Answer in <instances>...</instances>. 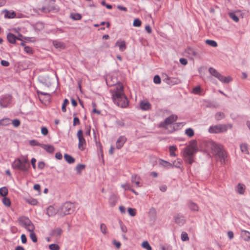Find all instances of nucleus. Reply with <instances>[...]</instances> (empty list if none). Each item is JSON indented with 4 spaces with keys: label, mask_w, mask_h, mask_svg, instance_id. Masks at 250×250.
<instances>
[{
    "label": "nucleus",
    "mask_w": 250,
    "mask_h": 250,
    "mask_svg": "<svg viewBox=\"0 0 250 250\" xmlns=\"http://www.w3.org/2000/svg\"><path fill=\"white\" fill-rule=\"evenodd\" d=\"M203 143L207 150H210V152L217 157L221 163L225 162L227 154L221 145L209 139L204 140Z\"/></svg>",
    "instance_id": "1"
},
{
    "label": "nucleus",
    "mask_w": 250,
    "mask_h": 250,
    "mask_svg": "<svg viewBox=\"0 0 250 250\" xmlns=\"http://www.w3.org/2000/svg\"><path fill=\"white\" fill-rule=\"evenodd\" d=\"M123 90L124 86L121 84H118L115 90L112 93V99L118 106L125 107L128 104V101L124 94Z\"/></svg>",
    "instance_id": "2"
},
{
    "label": "nucleus",
    "mask_w": 250,
    "mask_h": 250,
    "mask_svg": "<svg viewBox=\"0 0 250 250\" xmlns=\"http://www.w3.org/2000/svg\"><path fill=\"white\" fill-rule=\"evenodd\" d=\"M198 150L196 141H190L188 145L183 150V156L185 160L189 164H192L193 162V156Z\"/></svg>",
    "instance_id": "3"
},
{
    "label": "nucleus",
    "mask_w": 250,
    "mask_h": 250,
    "mask_svg": "<svg viewBox=\"0 0 250 250\" xmlns=\"http://www.w3.org/2000/svg\"><path fill=\"white\" fill-rule=\"evenodd\" d=\"M11 167L14 169L20 170L24 172L28 171L30 165L27 156H21L16 158L12 163Z\"/></svg>",
    "instance_id": "4"
},
{
    "label": "nucleus",
    "mask_w": 250,
    "mask_h": 250,
    "mask_svg": "<svg viewBox=\"0 0 250 250\" xmlns=\"http://www.w3.org/2000/svg\"><path fill=\"white\" fill-rule=\"evenodd\" d=\"M19 222L20 225L24 227L28 231L34 230V225L28 217L25 216L20 217L19 218Z\"/></svg>",
    "instance_id": "5"
},
{
    "label": "nucleus",
    "mask_w": 250,
    "mask_h": 250,
    "mask_svg": "<svg viewBox=\"0 0 250 250\" xmlns=\"http://www.w3.org/2000/svg\"><path fill=\"white\" fill-rule=\"evenodd\" d=\"M209 72L211 75L217 78L220 81L223 83H228L231 81L230 77H224L216 69L212 67H210L209 68Z\"/></svg>",
    "instance_id": "6"
},
{
    "label": "nucleus",
    "mask_w": 250,
    "mask_h": 250,
    "mask_svg": "<svg viewBox=\"0 0 250 250\" xmlns=\"http://www.w3.org/2000/svg\"><path fill=\"white\" fill-rule=\"evenodd\" d=\"M77 137L79 139L78 148L81 150H83L86 146V142L83 136V131L79 130L77 132Z\"/></svg>",
    "instance_id": "7"
},
{
    "label": "nucleus",
    "mask_w": 250,
    "mask_h": 250,
    "mask_svg": "<svg viewBox=\"0 0 250 250\" xmlns=\"http://www.w3.org/2000/svg\"><path fill=\"white\" fill-rule=\"evenodd\" d=\"M227 130V126H210L208 131L210 133H220L225 132Z\"/></svg>",
    "instance_id": "8"
},
{
    "label": "nucleus",
    "mask_w": 250,
    "mask_h": 250,
    "mask_svg": "<svg viewBox=\"0 0 250 250\" xmlns=\"http://www.w3.org/2000/svg\"><path fill=\"white\" fill-rule=\"evenodd\" d=\"M166 83L170 85L177 84L181 83V80L178 78L170 77L166 75V78L163 80Z\"/></svg>",
    "instance_id": "9"
},
{
    "label": "nucleus",
    "mask_w": 250,
    "mask_h": 250,
    "mask_svg": "<svg viewBox=\"0 0 250 250\" xmlns=\"http://www.w3.org/2000/svg\"><path fill=\"white\" fill-rule=\"evenodd\" d=\"M20 121L17 119H14L13 121L9 118H5L0 120V125H9L10 124H12V125H20Z\"/></svg>",
    "instance_id": "10"
},
{
    "label": "nucleus",
    "mask_w": 250,
    "mask_h": 250,
    "mask_svg": "<svg viewBox=\"0 0 250 250\" xmlns=\"http://www.w3.org/2000/svg\"><path fill=\"white\" fill-rule=\"evenodd\" d=\"M11 96L9 95L3 96L0 99V106L2 107H6L11 102Z\"/></svg>",
    "instance_id": "11"
},
{
    "label": "nucleus",
    "mask_w": 250,
    "mask_h": 250,
    "mask_svg": "<svg viewBox=\"0 0 250 250\" xmlns=\"http://www.w3.org/2000/svg\"><path fill=\"white\" fill-rule=\"evenodd\" d=\"M73 205L71 203H65L62 207V210L64 214H68L73 211Z\"/></svg>",
    "instance_id": "12"
},
{
    "label": "nucleus",
    "mask_w": 250,
    "mask_h": 250,
    "mask_svg": "<svg viewBox=\"0 0 250 250\" xmlns=\"http://www.w3.org/2000/svg\"><path fill=\"white\" fill-rule=\"evenodd\" d=\"M175 222L180 226L183 225L185 223L184 217L179 214H176L174 216Z\"/></svg>",
    "instance_id": "13"
},
{
    "label": "nucleus",
    "mask_w": 250,
    "mask_h": 250,
    "mask_svg": "<svg viewBox=\"0 0 250 250\" xmlns=\"http://www.w3.org/2000/svg\"><path fill=\"white\" fill-rule=\"evenodd\" d=\"M126 141V138L124 136H120L117 140L116 145L117 149L121 148Z\"/></svg>",
    "instance_id": "14"
},
{
    "label": "nucleus",
    "mask_w": 250,
    "mask_h": 250,
    "mask_svg": "<svg viewBox=\"0 0 250 250\" xmlns=\"http://www.w3.org/2000/svg\"><path fill=\"white\" fill-rule=\"evenodd\" d=\"M131 182L134 184L137 187L142 186V184L140 183L141 178L138 175H134L131 177Z\"/></svg>",
    "instance_id": "15"
},
{
    "label": "nucleus",
    "mask_w": 250,
    "mask_h": 250,
    "mask_svg": "<svg viewBox=\"0 0 250 250\" xmlns=\"http://www.w3.org/2000/svg\"><path fill=\"white\" fill-rule=\"evenodd\" d=\"M164 133H170L173 132L175 129L174 126H158Z\"/></svg>",
    "instance_id": "16"
},
{
    "label": "nucleus",
    "mask_w": 250,
    "mask_h": 250,
    "mask_svg": "<svg viewBox=\"0 0 250 250\" xmlns=\"http://www.w3.org/2000/svg\"><path fill=\"white\" fill-rule=\"evenodd\" d=\"M246 190V186L244 184L239 183L235 188L236 192L239 194H244Z\"/></svg>",
    "instance_id": "17"
},
{
    "label": "nucleus",
    "mask_w": 250,
    "mask_h": 250,
    "mask_svg": "<svg viewBox=\"0 0 250 250\" xmlns=\"http://www.w3.org/2000/svg\"><path fill=\"white\" fill-rule=\"evenodd\" d=\"M240 237L245 241H248L250 238V232L249 231L241 229Z\"/></svg>",
    "instance_id": "18"
},
{
    "label": "nucleus",
    "mask_w": 250,
    "mask_h": 250,
    "mask_svg": "<svg viewBox=\"0 0 250 250\" xmlns=\"http://www.w3.org/2000/svg\"><path fill=\"white\" fill-rule=\"evenodd\" d=\"M177 116L176 115H172L167 118L165 120L166 125H169L172 124L174 121H176Z\"/></svg>",
    "instance_id": "19"
},
{
    "label": "nucleus",
    "mask_w": 250,
    "mask_h": 250,
    "mask_svg": "<svg viewBox=\"0 0 250 250\" xmlns=\"http://www.w3.org/2000/svg\"><path fill=\"white\" fill-rule=\"evenodd\" d=\"M115 46H119L121 51H124L126 48L125 42L124 41H118L115 44Z\"/></svg>",
    "instance_id": "20"
},
{
    "label": "nucleus",
    "mask_w": 250,
    "mask_h": 250,
    "mask_svg": "<svg viewBox=\"0 0 250 250\" xmlns=\"http://www.w3.org/2000/svg\"><path fill=\"white\" fill-rule=\"evenodd\" d=\"M7 38L8 42L12 44L15 43L16 40H21V39L16 37L14 34L10 33L8 34Z\"/></svg>",
    "instance_id": "21"
},
{
    "label": "nucleus",
    "mask_w": 250,
    "mask_h": 250,
    "mask_svg": "<svg viewBox=\"0 0 250 250\" xmlns=\"http://www.w3.org/2000/svg\"><path fill=\"white\" fill-rule=\"evenodd\" d=\"M118 197L115 194L110 195L109 198V204L110 206L114 207L117 203L118 200Z\"/></svg>",
    "instance_id": "22"
},
{
    "label": "nucleus",
    "mask_w": 250,
    "mask_h": 250,
    "mask_svg": "<svg viewBox=\"0 0 250 250\" xmlns=\"http://www.w3.org/2000/svg\"><path fill=\"white\" fill-rule=\"evenodd\" d=\"M41 146L47 152L52 153L54 151V147L53 146L50 145L41 144Z\"/></svg>",
    "instance_id": "23"
},
{
    "label": "nucleus",
    "mask_w": 250,
    "mask_h": 250,
    "mask_svg": "<svg viewBox=\"0 0 250 250\" xmlns=\"http://www.w3.org/2000/svg\"><path fill=\"white\" fill-rule=\"evenodd\" d=\"M159 164L162 166V167L167 168H169L173 167V165L172 164L170 163L169 162L163 160H160L159 161Z\"/></svg>",
    "instance_id": "24"
},
{
    "label": "nucleus",
    "mask_w": 250,
    "mask_h": 250,
    "mask_svg": "<svg viewBox=\"0 0 250 250\" xmlns=\"http://www.w3.org/2000/svg\"><path fill=\"white\" fill-rule=\"evenodd\" d=\"M46 213L49 216H52L56 214L57 210L53 206H50L47 208Z\"/></svg>",
    "instance_id": "25"
},
{
    "label": "nucleus",
    "mask_w": 250,
    "mask_h": 250,
    "mask_svg": "<svg viewBox=\"0 0 250 250\" xmlns=\"http://www.w3.org/2000/svg\"><path fill=\"white\" fill-rule=\"evenodd\" d=\"M37 93L38 94L40 100L41 101L42 100V98L41 96V95H42V96H45V99H46L45 100L46 101H49L50 100V99H51V96L48 93H45V92H43L37 91Z\"/></svg>",
    "instance_id": "26"
},
{
    "label": "nucleus",
    "mask_w": 250,
    "mask_h": 250,
    "mask_svg": "<svg viewBox=\"0 0 250 250\" xmlns=\"http://www.w3.org/2000/svg\"><path fill=\"white\" fill-rule=\"evenodd\" d=\"M64 158L65 160L68 163V164H73L75 162V159L72 157L71 155L68 154H64Z\"/></svg>",
    "instance_id": "27"
},
{
    "label": "nucleus",
    "mask_w": 250,
    "mask_h": 250,
    "mask_svg": "<svg viewBox=\"0 0 250 250\" xmlns=\"http://www.w3.org/2000/svg\"><path fill=\"white\" fill-rule=\"evenodd\" d=\"M150 106V104L148 102L142 101L140 103V107L143 110H147Z\"/></svg>",
    "instance_id": "28"
},
{
    "label": "nucleus",
    "mask_w": 250,
    "mask_h": 250,
    "mask_svg": "<svg viewBox=\"0 0 250 250\" xmlns=\"http://www.w3.org/2000/svg\"><path fill=\"white\" fill-rule=\"evenodd\" d=\"M53 44L56 48H64L65 47V44L62 42L55 41H53Z\"/></svg>",
    "instance_id": "29"
},
{
    "label": "nucleus",
    "mask_w": 250,
    "mask_h": 250,
    "mask_svg": "<svg viewBox=\"0 0 250 250\" xmlns=\"http://www.w3.org/2000/svg\"><path fill=\"white\" fill-rule=\"evenodd\" d=\"M141 246L143 248L146 250H152L151 246L147 241H144L142 242Z\"/></svg>",
    "instance_id": "30"
},
{
    "label": "nucleus",
    "mask_w": 250,
    "mask_h": 250,
    "mask_svg": "<svg viewBox=\"0 0 250 250\" xmlns=\"http://www.w3.org/2000/svg\"><path fill=\"white\" fill-rule=\"evenodd\" d=\"M16 13L14 11L10 12L7 10L5 11V17L9 19L14 18L16 17Z\"/></svg>",
    "instance_id": "31"
},
{
    "label": "nucleus",
    "mask_w": 250,
    "mask_h": 250,
    "mask_svg": "<svg viewBox=\"0 0 250 250\" xmlns=\"http://www.w3.org/2000/svg\"><path fill=\"white\" fill-rule=\"evenodd\" d=\"M188 207L189 208L193 211H197L198 210V207L197 205L193 202H189L188 204Z\"/></svg>",
    "instance_id": "32"
},
{
    "label": "nucleus",
    "mask_w": 250,
    "mask_h": 250,
    "mask_svg": "<svg viewBox=\"0 0 250 250\" xmlns=\"http://www.w3.org/2000/svg\"><path fill=\"white\" fill-rule=\"evenodd\" d=\"M100 229L102 233L104 234H107L108 233L106 225L104 223H102L100 225Z\"/></svg>",
    "instance_id": "33"
},
{
    "label": "nucleus",
    "mask_w": 250,
    "mask_h": 250,
    "mask_svg": "<svg viewBox=\"0 0 250 250\" xmlns=\"http://www.w3.org/2000/svg\"><path fill=\"white\" fill-rule=\"evenodd\" d=\"M240 149L243 153L245 154H249L248 147L246 144H241L240 145Z\"/></svg>",
    "instance_id": "34"
},
{
    "label": "nucleus",
    "mask_w": 250,
    "mask_h": 250,
    "mask_svg": "<svg viewBox=\"0 0 250 250\" xmlns=\"http://www.w3.org/2000/svg\"><path fill=\"white\" fill-rule=\"evenodd\" d=\"M177 148L176 146H170L169 147V150L170 152V155L171 157H175L176 156V154L175 153V151L176 150Z\"/></svg>",
    "instance_id": "35"
},
{
    "label": "nucleus",
    "mask_w": 250,
    "mask_h": 250,
    "mask_svg": "<svg viewBox=\"0 0 250 250\" xmlns=\"http://www.w3.org/2000/svg\"><path fill=\"white\" fill-rule=\"evenodd\" d=\"M62 232V230L60 228H57L53 230L52 235L55 236H60Z\"/></svg>",
    "instance_id": "36"
},
{
    "label": "nucleus",
    "mask_w": 250,
    "mask_h": 250,
    "mask_svg": "<svg viewBox=\"0 0 250 250\" xmlns=\"http://www.w3.org/2000/svg\"><path fill=\"white\" fill-rule=\"evenodd\" d=\"M182 160L180 159H178L174 161L172 164L173 167H175L177 168H180L182 165Z\"/></svg>",
    "instance_id": "37"
},
{
    "label": "nucleus",
    "mask_w": 250,
    "mask_h": 250,
    "mask_svg": "<svg viewBox=\"0 0 250 250\" xmlns=\"http://www.w3.org/2000/svg\"><path fill=\"white\" fill-rule=\"evenodd\" d=\"M8 194V189L7 188L4 187L0 188V194L3 196L5 197Z\"/></svg>",
    "instance_id": "38"
},
{
    "label": "nucleus",
    "mask_w": 250,
    "mask_h": 250,
    "mask_svg": "<svg viewBox=\"0 0 250 250\" xmlns=\"http://www.w3.org/2000/svg\"><path fill=\"white\" fill-rule=\"evenodd\" d=\"M85 166L83 164H79L76 167V170L77 171V172L79 174L81 173L82 171L85 168Z\"/></svg>",
    "instance_id": "39"
},
{
    "label": "nucleus",
    "mask_w": 250,
    "mask_h": 250,
    "mask_svg": "<svg viewBox=\"0 0 250 250\" xmlns=\"http://www.w3.org/2000/svg\"><path fill=\"white\" fill-rule=\"evenodd\" d=\"M206 43L212 47H216L217 46V42L213 40H207L206 41Z\"/></svg>",
    "instance_id": "40"
},
{
    "label": "nucleus",
    "mask_w": 250,
    "mask_h": 250,
    "mask_svg": "<svg viewBox=\"0 0 250 250\" xmlns=\"http://www.w3.org/2000/svg\"><path fill=\"white\" fill-rule=\"evenodd\" d=\"M2 203L6 207H10L11 205V201L10 199L7 197H4L2 199Z\"/></svg>",
    "instance_id": "41"
},
{
    "label": "nucleus",
    "mask_w": 250,
    "mask_h": 250,
    "mask_svg": "<svg viewBox=\"0 0 250 250\" xmlns=\"http://www.w3.org/2000/svg\"><path fill=\"white\" fill-rule=\"evenodd\" d=\"M71 17L74 20H80L82 19L81 15L79 13L71 14Z\"/></svg>",
    "instance_id": "42"
},
{
    "label": "nucleus",
    "mask_w": 250,
    "mask_h": 250,
    "mask_svg": "<svg viewBox=\"0 0 250 250\" xmlns=\"http://www.w3.org/2000/svg\"><path fill=\"white\" fill-rule=\"evenodd\" d=\"M30 233V237L32 241L34 243L37 242V238L36 234L34 232V231H29Z\"/></svg>",
    "instance_id": "43"
},
{
    "label": "nucleus",
    "mask_w": 250,
    "mask_h": 250,
    "mask_svg": "<svg viewBox=\"0 0 250 250\" xmlns=\"http://www.w3.org/2000/svg\"><path fill=\"white\" fill-rule=\"evenodd\" d=\"M201 91L202 89L200 86L195 87L192 90V93L195 94H200Z\"/></svg>",
    "instance_id": "44"
},
{
    "label": "nucleus",
    "mask_w": 250,
    "mask_h": 250,
    "mask_svg": "<svg viewBox=\"0 0 250 250\" xmlns=\"http://www.w3.org/2000/svg\"><path fill=\"white\" fill-rule=\"evenodd\" d=\"M69 104V101L67 99H65L63 101V104L62 107V110L63 112H65L66 111V106Z\"/></svg>",
    "instance_id": "45"
},
{
    "label": "nucleus",
    "mask_w": 250,
    "mask_h": 250,
    "mask_svg": "<svg viewBox=\"0 0 250 250\" xmlns=\"http://www.w3.org/2000/svg\"><path fill=\"white\" fill-rule=\"evenodd\" d=\"M186 134L189 137H191L194 135V131L191 128H188L185 131Z\"/></svg>",
    "instance_id": "46"
},
{
    "label": "nucleus",
    "mask_w": 250,
    "mask_h": 250,
    "mask_svg": "<svg viewBox=\"0 0 250 250\" xmlns=\"http://www.w3.org/2000/svg\"><path fill=\"white\" fill-rule=\"evenodd\" d=\"M129 214L131 216H134L136 214V210L135 208H129L127 209Z\"/></svg>",
    "instance_id": "47"
},
{
    "label": "nucleus",
    "mask_w": 250,
    "mask_h": 250,
    "mask_svg": "<svg viewBox=\"0 0 250 250\" xmlns=\"http://www.w3.org/2000/svg\"><path fill=\"white\" fill-rule=\"evenodd\" d=\"M181 240L183 241H187L189 240V237L187 233L186 232H182L181 233Z\"/></svg>",
    "instance_id": "48"
},
{
    "label": "nucleus",
    "mask_w": 250,
    "mask_h": 250,
    "mask_svg": "<svg viewBox=\"0 0 250 250\" xmlns=\"http://www.w3.org/2000/svg\"><path fill=\"white\" fill-rule=\"evenodd\" d=\"M225 115L223 112H218L215 115V118L217 120H220L224 118Z\"/></svg>",
    "instance_id": "49"
},
{
    "label": "nucleus",
    "mask_w": 250,
    "mask_h": 250,
    "mask_svg": "<svg viewBox=\"0 0 250 250\" xmlns=\"http://www.w3.org/2000/svg\"><path fill=\"white\" fill-rule=\"evenodd\" d=\"M229 16L230 18L235 22H238L239 21L238 17L234 13H229Z\"/></svg>",
    "instance_id": "50"
},
{
    "label": "nucleus",
    "mask_w": 250,
    "mask_h": 250,
    "mask_svg": "<svg viewBox=\"0 0 250 250\" xmlns=\"http://www.w3.org/2000/svg\"><path fill=\"white\" fill-rule=\"evenodd\" d=\"M49 248L50 250H59V246L55 244H52L49 246Z\"/></svg>",
    "instance_id": "51"
},
{
    "label": "nucleus",
    "mask_w": 250,
    "mask_h": 250,
    "mask_svg": "<svg viewBox=\"0 0 250 250\" xmlns=\"http://www.w3.org/2000/svg\"><path fill=\"white\" fill-rule=\"evenodd\" d=\"M141 21L139 19H136L133 21V25L135 27H140L141 25Z\"/></svg>",
    "instance_id": "52"
},
{
    "label": "nucleus",
    "mask_w": 250,
    "mask_h": 250,
    "mask_svg": "<svg viewBox=\"0 0 250 250\" xmlns=\"http://www.w3.org/2000/svg\"><path fill=\"white\" fill-rule=\"evenodd\" d=\"M27 202L29 204L32 205H36L38 204V201L36 199H33V198H30V199H28L27 200Z\"/></svg>",
    "instance_id": "53"
},
{
    "label": "nucleus",
    "mask_w": 250,
    "mask_h": 250,
    "mask_svg": "<svg viewBox=\"0 0 250 250\" xmlns=\"http://www.w3.org/2000/svg\"><path fill=\"white\" fill-rule=\"evenodd\" d=\"M120 226L122 232L125 233L127 231V227L122 222L120 223Z\"/></svg>",
    "instance_id": "54"
},
{
    "label": "nucleus",
    "mask_w": 250,
    "mask_h": 250,
    "mask_svg": "<svg viewBox=\"0 0 250 250\" xmlns=\"http://www.w3.org/2000/svg\"><path fill=\"white\" fill-rule=\"evenodd\" d=\"M153 81L154 83L156 84H159L161 82V78L158 75H155L154 77Z\"/></svg>",
    "instance_id": "55"
},
{
    "label": "nucleus",
    "mask_w": 250,
    "mask_h": 250,
    "mask_svg": "<svg viewBox=\"0 0 250 250\" xmlns=\"http://www.w3.org/2000/svg\"><path fill=\"white\" fill-rule=\"evenodd\" d=\"M29 144L32 146H41V145L42 144H40L38 141L35 140H32L30 141Z\"/></svg>",
    "instance_id": "56"
},
{
    "label": "nucleus",
    "mask_w": 250,
    "mask_h": 250,
    "mask_svg": "<svg viewBox=\"0 0 250 250\" xmlns=\"http://www.w3.org/2000/svg\"><path fill=\"white\" fill-rule=\"evenodd\" d=\"M122 188H123L125 190H130L131 189V187L130 185L128 183H125L124 184H122L121 185Z\"/></svg>",
    "instance_id": "57"
},
{
    "label": "nucleus",
    "mask_w": 250,
    "mask_h": 250,
    "mask_svg": "<svg viewBox=\"0 0 250 250\" xmlns=\"http://www.w3.org/2000/svg\"><path fill=\"white\" fill-rule=\"evenodd\" d=\"M24 50L25 52H26L28 54H32L33 53V50L32 49L29 47V46H25L24 48Z\"/></svg>",
    "instance_id": "58"
},
{
    "label": "nucleus",
    "mask_w": 250,
    "mask_h": 250,
    "mask_svg": "<svg viewBox=\"0 0 250 250\" xmlns=\"http://www.w3.org/2000/svg\"><path fill=\"white\" fill-rule=\"evenodd\" d=\"M42 133L43 135H46L48 133V129L45 127H43L41 129Z\"/></svg>",
    "instance_id": "59"
},
{
    "label": "nucleus",
    "mask_w": 250,
    "mask_h": 250,
    "mask_svg": "<svg viewBox=\"0 0 250 250\" xmlns=\"http://www.w3.org/2000/svg\"><path fill=\"white\" fill-rule=\"evenodd\" d=\"M0 63L3 66H8L9 65V62L8 61L5 60H1Z\"/></svg>",
    "instance_id": "60"
},
{
    "label": "nucleus",
    "mask_w": 250,
    "mask_h": 250,
    "mask_svg": "<svg viewBox=\"0 0 250 250\" xmlns=\"http://www.w3.org/2000/svg\"><path fill=\"white\" fill-rule=\"evenodd\" d=\"M55 158L58 160H61L62 158V154L61 152H57L55 154Z\"/></svg>",
    "instance_id": "61"
},
{
    "label": "nucleus",
    "mask_w": 250,
    "mask_h": 250,
    "mask_svg": "<svg viewBox=\"0 0 250 250\" xmlns=\"http://www.w3.org/2000/svg\"><path fill=\"white\" fill-rule=\"evenodd\" d=\"M179 61L180 63L183 65H186L188 63L187 59L185 58H180Z\"/></svg>",
    "instance_id": "62"
},
{
    "label": "nucleus",
    "mask_w": 250,
    "mask_h": 250,
    "mask_svg": "<svg viewBox=\"0 0 250 250\" xmlns=\"http://www.w3.org/2000/svg\"><path fill=\"white\" fill-rule=\"evenodd\" d=\"M44 166H45V164H44V162H39L38 163V167L39 168H40L41 169H43L44 167Z\"/></svg>",
    "instance_id": "63"
},
{
    "label": "nucleus",
    "mask_w": 250,
    "mask_h": 250,
    "mask_svg": "<svg viewBox=\"0 0 250 250\" xmlns=\"http://www.w3.org/2000/svg\"><path fill=\"white\" fill-rule=\"evenodd\" d=\"M228 236L230 239H232L234 237V234L232 231H229L228 232Z\"/></svg>",
    "instance_id": "64"
}]
</instances>
